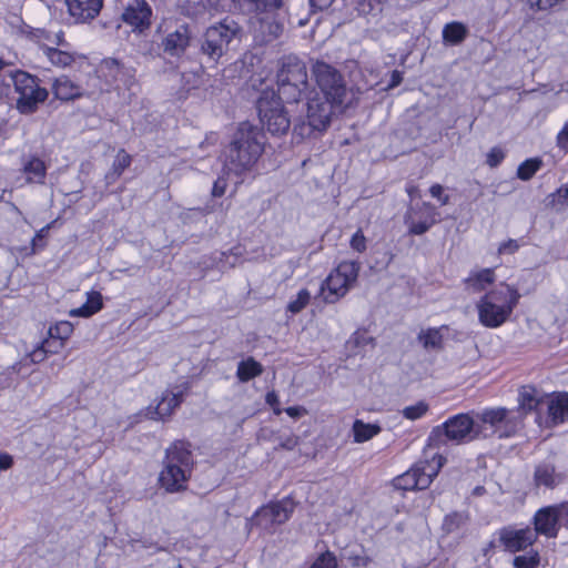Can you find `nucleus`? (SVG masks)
<instances>
[{
	"mask_svg": "<svg viewBox=\"0 0 568 568\" xmlns=\"http://www.w3.org/2000/svg\"><path fill=\"white\" fill-rule=\"evenodd\" d=\"M312 71L321 97L343 108L352 103L354 94L337 69L326 62L317 61Z\"/></svg>",
	"mask_w": 568,
	"mask_h": 568,
	"instance_id": "1a4fd4ad",
	"label": "nucleus"
},
{
	"mask_svg": "<svg viewBox=\"0 0 568 568\" xmlns=\"http://www.w3.org/2000/svg\"><path fill=\"white\" fill-rule=\"evenodd\" d=\"M544 409H546L548 413L547 423L551 425L564 423L565 419L568 417V395H547V397L544 399Z\"/></svg>",
	"mask_w": 568,
	"mask_h": 568,
	"instance_id": "b1692460",
	"label": "nucleus"
},
{
	"mask_svg": "<svg viewBox=\"0 0 568 568\" xmlns=\"http://www.w3.org/2000/svg\"><path fill=\"white\" fill-rule=\"evenodd\" d=\"M100 75L111 87L120 89L121 87L130 90L135 83V70L121 64L115 59H105L99 68Z\"/></svg>",
	"mask_w": 568,
	"mask_h": 568,
	"instance_id": "2eb2a0df",
	"label": "nucleus"
},
{
	"mask_svg": "<svg viewBox=\"0 0 568 568\" xmlns=\"http://www.w3.org/2000/svg\"><path fill=\"white\" fill-rule=\"evenodd\" d=\"M22 172L27 175V183L43 184L47 165L38 156H30L23 161Z\"/></svg>",
	"mask_w": 568,
	"mask_h": 568,
	"instance_id": "c85d7f7f",
	"label": "nucleus"
},
{
	"mask_svg": "<svg viewBox=\"0 0 568 568\" xmlns=\"http://www.w3.org/2000/svg\"><path fill=\"white\" fill-rule=\"evenodd\" d=\"M285 413H286L290 417H292V418H294V419H297V418H300V417H302V416L306 415V414H307V410H306V408H305V407H303V406H292V407H287V408L285 409Z\"/></svg>",
	"mask_w": 568,
	"mask_h": 568,
	"instance_id": "13d9d810",
	"label": "nucleus"
},
{
	"mask_svg": "<svg viewBox=\"0 0 568 568\" xmlns=\"http://www.w3.org/2000/svg\"><path fill=\"white\" fill-rule=\"evenodd\" d=\"M554 507L559 526L568 528V503L555 505Z\"/></svg>",
	"mask_w": 568,
	"mask_h": 568,
	"instance_id": "3c124183",
	"label": "nucleus"
},
{
	"mask_svg": "<svg viewBox=\"0 0 568 568\" xmlns=\"http://www.w3.org/2000/svg\"><path fill=\"white\" fill-rule=\"evenodd\" d=\"M13 464L12 457L9 455H0V469H9Z\"/></svg>",
	"mask_w": 568,
	"mask_h": 568,
	"instance_id": "e2e57ef3",
	"label": "nucleus"
},
{
	"mask_svg": "<svg viewBox=\"0 0 568 568\" xmlns=\"http://www.w3.org/2000/svg\"><path fill=\"white\" fill-rule=\"evenodd\" d=\"M263 373V366L253 357H248L237 365L236 377L240 382L246 383Z\"/></svg>",
	"mask_w": 568,
	"mask_h": 568,
	"instance_id": "f704fd0d",
	"label": "nucleus"
},
{
	"mask_svg": "<svg viewBox=\"0 0 568 568\" xmlns=\"http://www.w3.org/2000/svg\"><path fill=\"white\" fill-rule=\"evenodd\" d=\"M250 28L255 42L258 44L272 42L283 32V26L275 20L271 11L251 17Z\"/></svg>",
	"mask_w": 568,
	"mask_h": 568,
	"instance_id": "f3484780",
	"label": "nucleus"
},
{
	"mask_svg": "<svg viewBox=\"0 0 568 568\" xmlns=\"http://www.w3.org/2000/svg\"><path fill=\"white\" fill-rule=\"evenodd\" d=\"M8 71L9 70H2V61L0 60V77L2 78V80L4 79V75L8 74Z\"/></svg>",
	"mask_w": 568,
	"mask_h": 568,
	"instance_id": "338daca9",
	"label": "nucleus"
},
{
	"mask_svg": "<svg viewBox=\"0 0 568 568\" xmlns=\"http://www.w3.org/2000/svg\"><path fill=\"white\" fill-rule=\"evenodd\" d=\"M276 98L286 103H298L310 89L305 63L296 57L284 58L276 74Z\"/></svg>",
	"mask_w": 568,
	"mask_h": 568,
	"instance_id": "423d86ee",
	"label": "nucleus"
},
{
	"mask_svg": "<svg viewBox=\"0 0 568 568\" xmlns=\"http://www.w3.org/2000/svg\"><path fill=\"white\" fill-rule=\"evenodd\" d=\"M310 301L311 293L306 288H303L297 293L296 298L288 303L287 311L292 314H297L307 306Z\"/></svg>",
	"mask_w": 568,
	"mask_h": 568,
	"instance_id": "79ce46f5",
	"label": "nucleus"
},
{
	"mask_svg": "<svg viewBox=\"0 0 568 568\" xmlns=\"http://www.w3.org/2000/svg\"><path fill=\"white\" fill-rule=\"evenodd\" d=\"M151 13V8L145 0H132L122 13V19L124 22L142 30L149 27Z\"/></svg>",
	"mask_w": 568,
	"mask_h": 568,
	"instance_id": "4be33fe9",
	"label": "nucleus"
},
{
	"mask_svg": "<svg viewBox=\"0 0 568 568\" xmlns=\"http://www.w3.org/2000/svg\"><path fill=\"white\" fill-rule=\"evenodd\" d=\"M48 354H55L61 348L58 339H45L43 341Z\"/></svg>",
	"mask_w": 568,
	"mask_h": 568,
	"instance_id": "052dcab7",
	"label": "nucleus"
},
{
	"mask_svg": "<svg viewBox=\"0 0 568 568\" xmlns=\"http://www.w3.org/2000/svg\"><path fill=\"white\" fill-rule=\"evenodd\" d=\"M381 426L376 424H366L356 419L353 424V434L355 443H365L381 433Z\"/></svg>",
	"mask_w": 568,
	"mask_h": 568,
	"instance_id": "c9c22d12",
	"label": "nucleus"
},
{
	"mask_svg": "<svg viewBox=\"0 0 568 568\" xmlns=\"http://www.w3.org/2000/svg\"><path fill=\"white\" fill-rule=\"evenodd\" d=\"M484 425L490 426V434L510 437L521 428L523 414L503 407L486 409L479 415Z\"/></svg>",
	"mask_w": 568,
	"mask_h": 568,
	"instance_id": "ddd939ff",
	"label": "nucleus"
},
{
	"mask_svg": "<svg viewBox=\"0 0 568 568\" xmlns=\"http://www.w3.org/2000/svg\"><path fill=\"white\" fill-rule=\"evenodd\" d=\"M47 349L44 344L42 343L39 347L33 349L30 354L26 356V358L14 363L9 366L1 375H0V385L2 387H10L17 382V376L21 373L22 368L29 366L30 364L41 363L47 357Z\"/></svg>",
	"mask_w": 568,
	"mask_h": 568,
	"instance_id": "aec40b11",
	"label": "nucleus"
},
{
	"mask_svg": "<svg viewBox=\"0 0 568 568\" xmlns=\"http://www.w3.org/2000/svg\"><path fill=\"white\" fill-rule=\"evenodd\" d=\"M538 555L535 556H517L514 559V566L516 568H536L538 565Z\"/></svg>",
	"mask_w": 568,
	"mask_h": 568,
	"instance_id": "09e8293b",
	"label": "nucleus"
},
{
	"mask_svg": "<svg viewBox=\"0 0 568 568\" xmlns=\"http://www.w3.org/2000/svg\"><path fill=\"white\" fill-rule=\"evenodd\" d=\"M52 92L57 99L62 101L73 100L82 95L81 88L65 75L59 77L53 81Z\"/></svg>",
	"mask_w": 568,
	"mask_h": 568,
	"instance_id": "a878e982",
	"label": "nucleus"
},
{
	"mask_svg": "<svg viewBox=\"0 0 568 568\" xmlns=\"http://www.w3.org/2000/svg\"><path fill=\"white\" fill-rule=\"evenodd\" d=\"M535 529L532 530L538 534L545 535L549 538H554L558 534V519L554 506L545 507L539 509L535 517Z\"/></svg>",
	"mask_w": 568,
	"mask_h": 568,
	"instance_id": "5701e85b",
	"label": "nucleus"
},
{
	"mask_svg": "<svg viewBox=\"0 0 568 568\" xmlns=\"http://www.w3.org/2000/svg\"><path fill=\"white\" fill-rule=\"evenodd\" d=\"M193 32L189 24L182 23L176 27L172 32H169L161 39L156 45L159 54L161 52L165 55L179 58L185 53L191 45Z\"/></svg>",
	"mask_w": 568,
	"mask_h": 568,
	"instance_id": "dca6fc26",
	"label": "nucleus"
},
{
	"mask_svg": "<svg viewBox=\"0 0 568 568\" xmlns=\"http://www.w3.org/2000/svg\"><path fill=\"white\" fill-rule=\"evenodd\" d=\"M244 30L231 18L210 26L201 37L200 53L207 63L217 64L232 48L242 42Z\"/></svg>",
	"mask_w": 568,
	"mask_h": 568,
	"instance_id": "f03ea898",
	"label": "nucleus"
},
{
	"mask_svg": "<svg viewBox=\"0 0 568 568\" xmlns=\"http://www.w3.org/2000/svg\"><path fill=\"white\" fill-rule=\"evenodd\" d=\"M69 47L63 48L59 47L55 48L48 43H41L40 49L42 50L43 54L49 59V61L59 68H65L73 63L74 57L69 51Z\"/></svg>",
	"mask_w": 568,
	"mask_h": 568,
	"instance_id": "c756f323",
	"label": "nucleus"
},
{
	"mask_svg": "<svg viewBox=\"0 0 568 568\" xmlns=\"http://www.w3.org/2000/svg\"><path fill=\"white\" fill-rule=\"evenodd\" d=\"M70 17L77 23H87L95 19L102 7L103 0H64Z\"/></svg>",
	"mask_w": 568,
	"mask_h": 568,
	"instance_id": "6ab92c4d",
	"label": "nucleus"
},
{
	"mask_svg": "<svg viewBox=\"0 0 568 568\" xmlns=\"http://www.w3.org/2000/svg\"><path fill=\"white\" fill-rule=\"evenodd\" d=\"M560 0H538L537 1V7L538 9L540 10H546L552 6H555L556 3H558Z\"/></svg>",
	"mask_w": 568,
	"mask_h": 568,
	"instance_id": "0e129e2a",
	"label": "nucleus"
},
{
	"mask_svg": "<svg viewBox=\"0 0 568 568\" xmlns=\"http://www.w3.org/2000/svg\"><path fill=\"white\" fill-rule=\"evenodd\" d=\"M499 538L505 548L511 552L520 551L535 542L536 532L530 528L509 529L504 528L499 532Z\"/></svg>",
	"mask_w": 568,
	"mask_h": 568,
	"instance_id": "412c9836",
	"label": "nucleus"
},
{
	"mask_svg": "<svg viewBox=\"0 0 568 568\" xmlns=\"http://www.w3.org/2000/svg\"><path fill=\"white\" fill-rule=\"evenodd\" d=\"M468 521V514L465 511H453L443 521V529L446 534L457 531Z\"/></svg>",
	"mask_w": 568,
	"mask_h": 568,
	"instance_id": "58836bf2",
	"label": "nucleus"
},
{
	"mask_svg": "<svg viewBox=\"0 0 568 568\" xmlns=\"http://www.w3.org/2000/svg\"><path fill=\"white\" fill-rule=\"evenodd\" d=\"M519 297L517 290L509 285L487 293L477 303L479 322L486 327H499L509 318Z\"/></svg>",
	"mask_w": 568,
	"mask_h": 568,
	"instance_id": "20e7f679",
	"label": "nucleus"
},
{
	"mask_svg": "<svg viewBox=\"0 0 568 568\" xmlns=\"http://www.w3.org/2000/svg\"><path fill=\"white\" fill-rule=\"evenodd\" d=\"M407 193L408 195L413 199V197H418L419 196V190L416 185H409L407 186Z\"/></svg>",
	"mask_w": 568,
	"mask_h": 568,
	"instance_id": "69168bd1",
	"label": "nucleus"
},
{
	"mask_svg": "<svg viewBox=\"0 0 568 568\" xmlns=\"http://www.w3.org/2000/svg\"><path fill=\"white\" fill-rule=\"evenodd\" d=\"M237 8L244 13L262 14L266 11L277 9L282 0H233Z\"/></svg>",
	"mask_w": 568,
	"mask_h": 568,
	"instance_id": "7c9ffc66",
	"label": "nucleus"
},
{
	"mask_svg": "<svg viewBox=\"0 0 568 568\" xmlns=\"http://www.w3.org/2000/svg\"><path fill=\"white\" fill-rule=\"evenodd\" d=\"M266 403L273 408L275 415H280L282 413L278 396L274 392L267 393Z\"/></svg>",
	"mask_w": 568,
	"mask_h": 568,
	"instance_id": "6e6d98bb",
	"label": "nucleus"
},
{
	"mask_svg": "<svg viewBox=\"0 0 568 568\" xmlns=\"http://www.w3.org/2000/svg\"><path fill=\"white\" fill-rule=\"evenodd\" d=\"M468 34L467 27L458 21L446 23L443 29V40L446 43L456 45L462 43Z\"/></svg>",
	"mask_w": 568,
	"mask_h": 568,
	"instance_id": "473e14b6",
	"label": "nucleus"
},
{
	"mask_svg": "<svg viewBox=\"0 0 568 568\" xmlns=\"http://www.w3.org/2000/svg\"><path fill=\"white\" fill-rule=\"evenodd\" d=\"M429 193L433 197H436L442 205L449 203V195L444 194V187L440 184H434L429 189Z\"/></svg>",
	"mask_w": 568,
	"mask_h": 568,
	"instance_id": "864d4df0",
	"label": "nucleus"
},
{
	"mask_svg": "<svg viewBox=\"0 0 568 568\" xmlns=\"http://www.w3.org/2000/svg\"><path fill=\"white\" fill-rule=\"evenodd\" d=\"M72 333L73 325L68 321H61L49 328L50 339H58L60 347L64 346V342L71 336Z\"/></svg>",
	"mask_w": 568,
	"mask_h": 568,
	"instance_id": "ea45409f",
	"label": "nucleus"
},
{
	"mask_svg": "<svg viewBox=\"0 0 568 568\" xmlns=\"http://www.w3.org/2000/svg\"><path fill=\"white\" fill-rule=\"evenodd\" d=\"M295 508L293 499L286 497L276 503L262 507L255 513L258 525L267 528L270 525H281L290 519Z\"/></svg>",
	"mask_w": 568,
	"mask_h": 568,
	"instance_id": "a211bd4d",
	"label": "nucleus"
},
{
	"mask_svg": "<svg viewBox=\"0 0 568 568\" xmlns=\"http://www.w3.org/2000/svg\"><path fill=\"white\" fill-rule=\"evenodd\" d=\"M130 164L131 156L124 150L119 151L111 170L105 174L106 183H114Z\"/></svg>",
	"mask_w": 568,
	"mask_h": 568,
	"instance_id": "4c0bfd02",
	"label": "nucleus"
},
{
	"mask_svg": "<svg viewBox=\"0 0 568 568\" xmlns=\"http://www.w3.org/2000/svg\"><path fill=\"white\" fill-rule=\"evenodd\" d=\"M226 181L222 178L217 179L214 184H213V189H212V195L214 197H220L222 196L224 193H225V190H226Z\"/></svg>",
	"mask_w": 568,
	"mask_h": 568,
	"instance_id": "5fc2aeb1",
	"label": "nucleus"
},
{
	"mask_svg": "<svg viewBox=\"0 0 568 568\" xmlns=\"http://www.w3.org/2000/svg\"><path fill=\"white\" fill-rule=\"evenodd\" d=\"M495 274L493 268H484L478 272H473L465 280L466 287L473 292H481L488 285L494 283Z\"/></svg>",
	"mask_w": 568,
	"mask_h": 568,
	"instance_id": "2f4dec72",
	"label": "nucleus"
},
{
	"mask_svg": "<svg viewBox=\"0 0 568 568\" xmlns=\"http://www.w3.org/2000/svg\"><path fill=\"white\" fill-rule=\"evenodd\" d=\"M102 295L99 292L88 293L87 303L81 307L73 308L70 311L71 316L89 317L102 308Z\"/></svg>",
	"mask_w": 568,
	"mask_h": 568,
	"instance_id": "72a5a7b5",
	"label": "nucleus"
},
{
	"mask_svg": "<svg viewBox=\"0 0 568 568\" xmlns=\"http://www.w3.org/2000/svg\"><path fill=\"white\" fill-rule=\"evenodd\" d=\"M359 263L344 261L322 283L321 291L326 303H335L343 297L349 287L356 282Z\"/></svg>",
	"mask_w": 568,
	"mask_h": 568,
	"instance_id": "9b49d317",
	"label": "nucleus"
},
{
	"mask_svg": "<svg viewBox=\"0 0 568 568\" xmlns=\"http://www.w3.org/2000/svg\"><path fill=\"white\" fill-rule=\"evenodd\" d=\"M564 193H565V196H566V197H568V189H566V190L564 191Z\"/></svg>",
	"mask_w": 568,
	"mask_h": 568,
	"instance_id": "774afa93",
	"label": "nucleus"
},
{
	"mask_svg": "<svg viewBox=\"0 0 568 568\" xmlns=\"http://www.w3.org/2000/svg\"><path fill=\"white\" fill-rule=\"evenodd\" d=\"M428 404L424 400H419L418 403L407 406L403 409V416L410 420H416L423 417L428 412Z\"/></svg>",
	"mask_w": 568,
	"mask_h": 568,
	"instance_id": "37998d69",
	"label": "nucleus"
},
{
	"mask_svg": "<svg viewBox=\"0 0 568 568\" xmlns=\"http://www.w3.org/2000/svg\"><path fill=\"white\" fill-rule=\"evenodd\" d=\"M403 80V75H402V72L395 70L392 72V77H390V82L388 84V88L392 89V88H395L397 85L400 84Z\"/></svg>",
	"mask_w": 568,
	"mask_h": 568,
	"instance_id": "680f3d73",
	"label": "nucleus"
},
{
	"mask_svg": "<svg viewBox=\"0 0 568 568\" xmlns=\"http://www.w3.org/2000/svg\"><path fill=\"white\" fill-rule=\"evenodd\" d=\"M351 246L353 250L362 253L366 250V239L361 230H358L351 239Z\"/></svg>",
	"mask_w": 568,
	"mask_h": 568,
	"instance_id": "603ef678",
	"label": "nucleus"
},
{
	"mask_svg": "<svg viewBox=\"0 0 568 568\" xmlns=\"http://www.w3.org/2000/svg\"><path fill=\"white\" fill-rule=\"evenodd\" d=\"M436 207L429 202H423L415 206H409L404 215V223L408 227V233L413 235H423L438 223Z\"/></svg>",
	"mask_w": 568,
	"mask_h": 568,
	"instance_id": "4468645a",
	"label": "nucleus"
},
{
	"mask_svg": "<svg viewBox=\"0 0 568 568\" xmlns=\"http://www.w3.org/2000/svg\"><path fill=\"white\" fill-rule=\"evenodd\" d=\"M3 82L14 87V91L19 94L17 109L22 114L36 112L49 97L48 90L40 87L39 79L22 70H9Z\"/></svg>",
	"mask_w": 568,
	"mask_h": 568,
	"instance_id": "6e6552de",
	"label": "nucleus"
},
{
	"mask_svg": "<svg viewBox=\"0 0 568 568\" xmlns=\"http://www.w3.org/2000/svg\"><path fill=\"white\" fill-rule=\"evenodd\" d=\"M334 0H310L311 8L314 10L327 9Z\"/></svg>",
	"mask_w": 568,
	"mask_h": 568,
	"instance_id": "bf43d9fd",
	"label": "nucleus"
},
{
	"mask_svg": "<svg viewBox=\"0 0 568 568\" xmlns=\"http://www.w3.org/2000/svg\"><path fill=\"white\" fill-rule=\"evenodd\" d=\"M534 479L537 486L554 488L562 481V476L556 473L552 464L541 463L535 469Z\"/></svg>",
	"mask_w": 568,
	"mask_h": 568,
	"instance_id": "cd10ccee",
	"label": "nucleus"
},
{
	"mask_svg": "<svg viewBox=\"0 0 568 568\" xmlns=\"http://www.w3.org/2000/svg\"><path fill=\"white\" fill-rule=\"evenodd\" d=\"M311 568H337V560L333 552L322 554L311 566Z\"/></svg>",
	"mask_w": 568,
	"mask_h": 568,
	"instance_id": "c03bdc74",
	"label": "nucleus"
},
{
	"mask_svg": "<svg viewBox=\"0 0 568 568\" xmlns=\"http://www.w3.org/2000/svg\"><path fill=\"white\" fill-rule=\"evenodd\" d=\"M304 108L305 114L296 116L293 125V133L301 139L308 138L315 132L322 133L326 131L333 115L345 109L321 97L320 93H315L314 97L310 98Z\"/></svg>",
	"mask_w": 568,
	"mask_h": 568,
	"instance_id": "7ed1b4c3",
	"label": "nucleus"
},
{
	"mask_svg": "<svg viewBox=\"0 0 568 568\" xmlns=\"http://www.w3.org/2000/svg\"><path fill=\"white\" fill-rule=\"evenodd\" d=\"M519 248V244L517 241L515 240H509L505 243H503L500 246H499V253L501 254H513L515 253L517 250Z\"/></svg>",
	"mask_w": 568,
	"mask_h": 568,
	"instance_id": "4d7b16f0",
	"label": "nucleus"
},
{
	"mask_svg": "<svg viewBox=\"0 0 568 568\" xmlns=\"http://www.w3.org/2000/svg\"><path fill=\"white\" fill-rule=\"evenodd\" d=\"M542 165L538 158H531L524 161L517 169V178L521 181H529Z\"/></svg>",
	"mask_w": 568,
	"mask_h": 568,
	"instance_id": "a19ab883",
	"label": "nucleus"
},
{
	"mask_svg": "<svg viewBox=\"0 0 568 568\" xmlns=\"http://www.w3.org/2000/svg\"><path fill=\"white\" fill-rule=\"evenodd\" d=\"M505 159V152L499 146H494L490 149V151L487 153L486 163L490 168H496L499 165L503 160Z\"/></svg>",
	"mask_w": 568,
	"mask_h": 568,
	"instance_id": "de8ad7c7",
	"label": "nucleus"
},
{
	"mask_svg": "<svg viewBox=\"0 0 568 568\" xmlns=\"http://www.w3.org/2000/svg\"><path fill=\"white\" fill-rule=\"evenodd\" d=\"M547 397L546 394H541L536 387L526 385L519 390V410L521 414H526L531 410L541 412L544 410V399Z\"/></svg>",
	"mask_w": 568,
	"mask_h": 568,
	"instance_id": "393cba45",
	"label": "nucleus"
},
{
	"mask_svg": "<svg viewBox=\"0 0 568 568\" xmlns=\"http://www.w3.org/2000/svg\"><path fill=\"white\" fill-rule=\"evenodd\" d=\"M468 414H457L448 418L444 424L432 429L428 436V446L439 448L448 442L456 445L471 442L488 434Z\"/></svg>",
	"mask_w": 568,
	"mask_h": 568,
	"instance_id": "39448f33",
	"label": "nucleus"
},
{
	"mask_svg": "<svg viewBox=\"0 0 568 568\" xmlns=\"http://www.w3.org/2000/svg\"><path fill=\"white\" fill-rule=\"evenodd\" d=\"M446 328L445 326L439 328H428L426 331H422L417 338L419 343H422L425 349H442L443 347V334L442 329Z\"/></svg>",
	"mask_w": 568,
	"mask_h": 568,
	"instance_id": "e433bc0d",
	"label": "nucleus"
},
{
	"mask_svg": "<svg viewBox=\"0 0 568 568\" xmlns=\"http://www.w3.org/2000/svg\"><path fill=\"white\" fill-rule=\"evenodd\" d=\"M348 345H353L354 347H364L366 345L374 346L375 341L374 337L368 336L365 332H355L351 338L347 341Z\"/></svg>",
	"mask_w": 568,
	"mask_h": 568,
	"instance_id": "a18cd8bd",
	"label": "nucleus"
},
{
	"mask_svg": "<svg viewBox=\"0 0 568 568\" xmlns=\"http://www.w3.org/2000/svg\"><path fill=\"white\" fill-rule=\"evenodd\" d=\"M445 458L436 454L432 462L416 465L405 474L393 480V486L399 490H413L427 488L443 467Z\"/></svg>",
	"mask_w": 568,
	"mask_h": 568,
	"instance_id": "f8f14e48",
	"label": "nucleus"
},
{
	"mask_svg": "<svg viewBox=\"0 0 568 568\" xmlns=\"http://www.w3.org/2000/svg\"><path fill=\"white\" fill-rule=\"evenodd\" d=\"M42 43H48V44H51V45H53L55 48H59V47L67 48V47H69V43L64 39V33L61 30L57 31L52 36L49 34V33L45 34L44 41Z\"/></svg>",
	"mask_w": 568,
	"mask_h": 568,
	"instance_id": "8fccbe9b",
	"label": "nucleus"
},
{
	"mask_svg": "<svg viewBox=\"0 0 568 568\" xmlns=\"http://www.w3.org/2000/svg\"><path fill=\"white\" fill-rule=\"evenodd\" d=\"M49 230H50V225H45L44 227H42L40 231H38L36 233V235L33 236V239L31 241L32 253H36L45 246L44 239L47 237Z\"/></svg>",
	"mask_w": 568,
	"mask_h": 568,
	"instance_id": "49530a36",
	"label": "nucleus"
},
{
	"mask_svg": "<svg viewBox=\"0 0 568 568\" xmlns=\"http://www.w3.org/2000/svg\"><path fill=\"white\" fill-rule=\"evenodd\" d=\"M192 454L184 442H175L165 454L164 468L160 473L159 481L169 493L180 491L185 487L189 478Z\"/></svg>",
	"mask_w": 568,
	"mask_h": 568,
	"instance_id": "0eeeda50",
	"label": "nucleus"
},
{
	"mask_svg": "<svg viewBox=\"0 0 568 568\" xmlns=\"http://www.w3.org/2000/svg\"><path fill=\"white\" fill-rule=\"evenodd\" d=\"M186 389L187 385L185 384L183 388L176 387V390L166 392L159 402L155 408V414L160 418L170 416L172 412L181 404L184 392Z\"/></svg>",
	"mask_w": 568,
	"mask_h": 568,
	"instance_id": "bb28decb",
	"label": "nucleus"
},
{
	"mask_svg": "<svg viewBox=\"0 0 568 568\" xmlns=\"http://www.w3.org/2000/svg\"><path fill=\"white\" fill-rule=\"evenodd\" d=\"M266 138L263 130L242 122L223 151V169L227 174L242 176L253 171L264 152Z\"/></svg>",
	"mask_w": 568,
	"mask_h": 568,
	"instance_id": "f257e3e1",
	"label": "nucleus"
},
{
	"mask_svg": "<svg viewBox=\"0 0 568 568\" xmlns=\"http://www.w3.org/2000/svg\"><path fill=\"white\" fill-rule=\"evenodd\" d=\"M283 100L276 98L273 90H265L257 100V110L262 124L273 135L286 134L291 119L283 106Z\"/></svg>",
	"mask_w": 568,
	"mask_h": 568,
	"instance_id": "9d476101",
	"label": "nucleus"
}]
</instances>
